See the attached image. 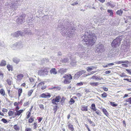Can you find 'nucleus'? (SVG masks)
Returning <instances> with one entry per match:
<instances>
[{
  "mask_svg": "<svg viewBox=\"0 0 131 131\" xmlns=\"http://www.w3.org/2000/svg\"><path fill=\"white\" fill-rule=\"evenodd\" d=\"M7 69L8 71H12L13 68L10 65H8L7 66Z\"/></svg>",
  "mask_w": 131,
  "mask_h": 131,
  "instance_id": "31",
  "label": "nucleus"
},
{
  "mask_svg": "<svg viewBox=\"0 0 131 131\" xmlns=\"http://www.w3.org/2000/svg\"><path fill=\"white\" fill-rule=\"evenodd\" d=\"M92 108L91 109L94 111H96V107L94 103H93L91 105Z\"/></svg>",
  "mask_w": 131,
  "mask_h": 131,
  "instance_id": "20",
  "label": "nucleus"
},
{
  "mask_svg": "<svg viewBox=\"0 0 131 131\" xmlns=\"http://www.w3.org/2000/svg\"><path fill=\"white\" fill-rule=\"evenodd\" d=\"M126 70L127 71L128 73H129L131 75V69L129 70L127 69H126Z\"/></svg>",
  "mask_w": 131,
  "mask_h": 131,
  "instance_id": "58",
  "label": "nucleus"
},
{
  "mask_svg": "<svg viewBox=\"0 0 131 131\" xmlns=\"http://www.w3.org/2000/svg\"><path fill=\"white\" fill-rule=\"evenodd\" d=\"M13 61L14 62L17 63L19 61V60L17 58H14L13 59Z\"/></svg>",
  "mask_w": 131,
  "mask_h": 131,
  "instance_id": "33",
  "label": "nucleus"
},
{
  "mask_svg": "<svg viewBox=\"0 0 131 131\" xmlns=\"http://www.w3.org/2000/svg\"><path fill=\"white\" fill-rule=\"evenodd\" d=\"M22 92V89H19L18 90V96L19 98Z\"/></svg>",
  "mask_w": 131,
  "mask_h": 131,
  "instance_id": "24",
  "label": "nucleus"
},
{
  "mask_svg": "<svg viewBox=\"0 0 131 131\" xmlns=\"http://www.w3.org/2000/svg\"><path fill=\"white\" fill-rule=\"evenodd\" d=\"M102 111L103 112L104 114L106 116H108L109 115L108 113L106 110L104 108H103L101 109Z\"/></svg>",
  "mask_w": 131,
  "mask_h": 131,
  "instance_id": "15",
  "label": "nucleus"
},
{
  "mask_svg": "<svg viewBox=\"0 0 131 131\" xmlns=\"http://www.w3.org/2000/svg\"><path fill=\"white\" fill-rule=\"evenodd\" d=\"M31 115V113L30 112H29L28 114L27 115V116L26 117V118L28 119V118Z\"/></svg>",
  "mask_w": 131,
  "mask_h": 131,
  "instance_id": "50",
  "label": "nucleus"
},
{
  "mask_svg": "<svg viewBox=\"0 0 131 131\" xmlns=\"http://www.w3.org/2000/svg\"><path fill=\"white\" fill-rule=\"evenodd\" d=\"M29 80H30V81L31 82H33L34 81V79L32 78H30Z\"/></svg>",
  "mask_w": 131,
  "mask_h": 131,
  "instance_id": "60",
  "label": "nucleus"
},
{
  "mask_svg": "<svg viewBox=\"0 0 131 131\" xmlns=\"http://www.w3.org/2000/svg\"><path fill=\"white\" fill-rule=\"evenodd\" d=\"M17 112H13V115L14 116V117H16L17 116Z\"/></svg>",
  "mask_w": 131,
  "mask_h": 131,
  "instance_id": "63",
  "label": "nucleus"
},
{
  "mask_svg": "<svg viewBox=\"0 0 131 131\" xmlns=\"http://www.w3.org/2000/svg\"><path fill=\"white\" fill-rule=\"evenodd\" d=\"M25 131H32V129L30 128H26Z\"/></svg>",
  "mask_w": 131,
  "mask_h": 131,
  "instance_id": "51",
  "label": "nucleus"
},
{
  "mask_svg": "<svg viewBox=\"0 0 131 131\" xmlns=\"http://www.w3.org/2000/svg\"><path fill=\"white\" fill-rule=\"evenodd\" d=\"M84 82H80V83H78L77 84V86H81L83 84Z\"/></svg>",
  "mask_w": 131,
  "mask_h": 131,
  "instance_id": "42",
  "label": "nucleus"
},
{
  "mask_svg": "<svg viewBox=\"0 0 131 131\" xmlns=\"http://www.w3.org/2000/svg\"><path fill=\"white\" fill-rule=\"evenodd\" d=\"M100 83L99 82H90V85L93 86H97Z\"/></svg>",
  "mask_w": 131,
  "mask_h": 131,
  "instance_id": "17",
  "label": "nucleus"
},
{
  "mask_svg": "<svg viewBox=\"0 0 131 131\" xmlns=\"http://www.w3.org/2000/svg\"><path fill=\"white\" fill-rule=\"evenodd\" d=\"M74 100L72 99L71 98L70 99V101H69V103L70 104H72L74 103Z\"/></svg>",
  "mask_w": 131,
  "mask_h": 131,
  "instance_id": "41",
  "label": "nucleus"
},
{
  "mask_svg": "<svg viewBox=\"0 0 131 131\" xmlns=\"http://www.w3.org/2000/svg\"><path fill=\"white\" fill-rule=\"evenodd\" d=\"M29 104V101L26 102L24 103V106H26L28 104Z\"/></svg>",
  "mask_w": 131,
  "mask_h": 131,
  "instance_id": "49",
  "label": "nucleus"
},
{
  "mask_svg": "<svg viewBox=\"0 0 131 131\" xmlns=\"http://www.w3.org/2000/svg\"><path fill=\"white\" fill-rule=\"evenodd\" d=\"M51 96L50 94L49 93L46 94L42 93L40 96V97L44 98H49Z\"/></svg>",
  "mask_w": 131,
  "mask_h": 131,
  "instance_id": "9",
  "label": "nucleus"
},
{
  "mask_svg": "<svg viewBox=\"0 0 131 131\" xmlns=\"http://www.w3.org/2000/svg\"><path fill=\"white\" fill-rule=\"evenodd\" d=\"M15 3H12L10 4H9V5L7 6H10L11 8H15V9L17 8L18 7V4L17 3H15Z\"/></svg>",
  "mask_w": 131,
  "mask_h": 131,
  "instance_id": "10",
  "label": "nucleus"
},
{
  "mask_svg": "<svg viewBox=\"0 0 131 131\" xmlns=\"http://www.w3.org/2000/svg\"><path fill=\"white\" fill-rule=\"evenodd\" d=\"M65 100V98L64 97H62L60 101L61 104H62L63 103V102Z\"/></svg>",
  "mask_w": 131,
  "mask_h": 131,
  "instance_id": "48",
  "label": "nucleus"
},
{
  "mask_svg": "<svg viewBox=\"0 0 131 131\" xmlns=\"http://www.w3.org/2000/svg\"><path fill=\"white\" fill-rule=\"evenodd\" d=\"M111 105L113 106H117V104L115 103L114 102H110Z\"/></svg>",
  "mask_w": 131,
  "mask_h": 131,
  "instance_id": "44",
  "label": "nucleus"
},
{
  "mask_svg": "<svg viewBox=\"0 0 131 131\" xmlns=\"http://www.w3.org/2000/svg\"><path fill=\"white\" fill-rule=\"evenodd\" d=\"M86 72V71L84 70H81L80 71H79L77 72L80 76L82 75V74H84Z\"/></svg>",
  "mask_w": 131,
  "mask_h": 131,
  "instance_id": "28",
  "label": "nucleus"
},
{
  "mask_svg": "<svg viewBox=\"0 0 131 131\" xmlns=\"http://www.w3.org/2000/svg\"><path fill=\"white\" fill-rule=\"evenodd\" d=\"M23 47V45L21 44H17V50H19L22 48Z\"/></svg>",
  "mask_w": 131,
  "mask_h": 131,
  "instance_id": "22",
  "label": "nucleus"
},
{
  "mask_svg": "<svg viewBox=\"0 0 131 131\" xmlns=\"http://www.w3.org/2000/svg\"><path fill=\"white\" fill-rule=\"evenodd\" d=\"M103 89L105 91H107L108 89L106 87H103Z\"/></svg>",
  "mask_w": 131,
  "mask_h": 131,
  "instance_id": "61",
  "label": "nucleus"
},
{
  "mask_svg": "<svg viewBox=\"0 0 131 131\" xmlns=\"http://www.w3.org/2000/svg\"><path fill=\"white\" fill-rule=\"evenodd\" d=\"M14 128L15 129L16 131H18L19 129V127L17 124L14 125Z\"/></svg>",
  "mask_w": 131,
  "mask_h": 131,
  "instance_id": "25",
  "label": "nucleus"
},
{
  "mask_svg": "<svg viewBox=\"0 0 131 131\" xmlns=\"http://www.w3.org/2000/svg\"><path fill=\"white\" fill-rule=\"evenodd\" d=\"M63 78H64L65 79L63 81V82L65 84H69L71 82L70 80L72 78V77L70 74L68 75L65 74L63 77Z\"/></svg>",
  "mask_w": 131,
  "mask_h": 131,
  "instance_id": "5",
  "label": "nucleus"
},
{
  "mask_svg": "<svg viewBox=\"0 0 131 131\" xmlns=\"http://www.w3.org/2000/svg\"><path fill=\"white\" fill-rule=\"evenodd\" d=\"M84 35L82 37L84 41L86 42V44L92 46L95 43L97 38L94 34L86 31Z\"/></svg>",
  "mask_w": 131,
  "mask_h": 131,
  "instance_id": "1",
  "label": "nucleus"
},
{
  "mask_svg": "<svg viewBox=\"0 0 131 131\" xmlns=\"http://www.w3.org/2000/svg\"><path fill=\"white\" fill-rule=\"evenodd\" d=\"M39 105L40 108L42 110H44V105L43 104H39Z\"/></svg>",
  "mask_w": 131,
  "mask_h": 131,
  "instance_id": "40",
  "label": "nucleus"
},
{
  "mask_svg": "<svg viewBox=\"0 0 131 131\" xmlns=\"http://www.w3.org/2000/svg\"><path fill=\"white\" fill-rule=\"evenodd\" d=\"M8 114L9 116H12L13 114V112L11 111H9L8 112Z\"/></svg>",
  "mask_w": 131,
  "mask_h": 131,
  "instance_id": "47",
  "label": "nucleus"
},
{
  "mask_svg": "<svg viewBox=\"0 0 131 131\" xmlns=\"http://www.w3.org/2000/svg\"><path fill=\"white\" fill-rule=\"evenodd\" d=\"M1 121L3 122L4 123H6L7 122V120L4 118H2L1 120Z\"/></svg>",
  "mask_w": 131,
  "mask_h": 131,
  "instance_id": "46",
  "label": "nucleus"
},
{
  "mask_svg": "<svg viewBox=\"0 0 131 131\" xmlns=\"http://www.w3.org/2000/svg\"><path fill=\"white\" fill-rule=\"evenodd\" d=\"M33 91V90H31L28 92V95L29 96H30L31 95Z\"/></svg>",
  "mask_w": 131,
  "mask_h": 131,
  "instance_id": "39",
  "label": "nucleus"
},
{
  "mask_svg": "<svg viewBox=\"0 0 131 131\" xmlns=\"http://www.w3.org/2000/svg\"><path fill=\"white\" fill-rule=\"evenodd\" d=\"M115 63L117 64H120L123 63V61H117L115 62Z\"/></svg>",
  "mask_w": 131,
  "mask_h": 131,
  "instance_id": "45",
  "label": "nucleus"
},
{
  "mask_svg": "<svg viewBox=\"0 0 131 131\" xmlns=\"http://www.w3.org/2000/svg\"><path fill=\"white\" fill-rule=\"evenodd\" d=\"M80 76L79 74L77 72L73 77V78L75 79H77Z\"/></svg>",
  "mask_w": 131,
  "mask_h": 131,
  "instance_id": "27",
  "label": "nucleus"
},
{
  "mask_svg": "<svg viewBox=\"0 0 131 131\" xmlns=\"http://www.w3.org/2000/svg\"><path fill=\"white\" fill-rule=\"evenodd\" d=\"M102 79V78H101L100 77H97L96 76L95 80L96 81L100 80H101Z\"/></svg>",
  "mask_w": 131,
  "mask_h": 131,
  "instance_id": "52",
  "label": "nucleus"
},
{
  "mask_svg": "<svg viewBox=\"0 0 131 131\" xmlns=\"http://www.w3.org/2000/svg\"><path fill=\"white\" fill-rule=\"evenodd\" d=\"M120 76L122 77H124L127 76L126 75H125L124 73H123L120 74Z\"/></svg>",
  "mask_w": 131,
  "mask_h": 131,
  "instance_id": "56",
  "label": "nucleus"
},
{
  "mask_svg": "<svg viewBox=\"0 0 131 131\" xmlns=\"http://www.w3.org/2000/svg\"><path fill=\"white\" fill-rule=\"evenodd\" d=\"M10 47L13 50H17V43H16V44H11L10 45Z\"/></svg>",
  "mask_w": 131,
  "mask_h": 131,
  "instance_id": "14",
  "label": "nucleus"
},
{
  "mask_svg": "<svg viewBox=\"0 0 131 131\" xmlns=\"http://www.w3.org/2000/svg\"><path fill=\"white\" fill-rule=\"evenodd\" d=\"M95 111V113H96L97 115L100 116H101V113L99 110L96 109V111Z\"/></svg>",
  "mask_w": 131,
  "mask_h": 131,
  "instance_id": "38",
  "label": "nucleus"
},
{
  "mask_svg": "<svg viewBox=\"0 0 131 131\" xmlns=\"http://www.w3.org/2000/svg\"><path fill=\"white\" fill-rule=\"evenodd\" d=\"M34 117H30L28 120V122L31 123H32L34 121Z\"/></svg>",
  "mask_w": 131,
  "mask_h": 131,
  "instance_id": "35",
  "label": "nucleus"
},
{
  "mask_svg": "<svg viewBox=\"0 0 131 131\" xmlns=\"http://www.w3.org/2000/svg\"><path fill=\"white\" fill-rule=\"evenodd\" d=\"M107 94L105 92H104L101 94V97L103 98H105L107 96Z\"/></svg>",
  "mask_w": 131,
  "mask_h": 131,
  "instance_id": "29",
  "label": "nucleus"
},
{
  "mask_svg": "<svg viewBox=\"0 0 131 131\" xmlns=\"http://www.w3.org/2000/svg\"><path fill=\"white\" fill-rule=\"evenodd\" d=\"M107 12L108 13H110V16H113V11L112 10H110V9H108L107 10Z\"/></svg>",
  "mask_w": 131,
  "mask_h": 131,
  "instance_id": "34",
  "label": "nucleus"
},
{
  "mask_svg": "<svg viewBox=\"0 0 131 131\" xmlns=\"http://www.w3.org/2000/svg\"><path fill=\"white\" fill-rule=\"evenodd\" d=\"M123 63L129 64V62L127 60L125 61H123Z\"/></svg>",
  "mask_w": 131,
  "mask_h": 131,
  "instance_id": "64",
  "label": "nucleus"
},
{
  "mask_svg": "<svg viewBox=\"0 0 131 131\" xmlns=\"http://www.w3.org/2000/svg\"><path fill=\"white\" fill-rule=\"evenodd\" d=\"M6 82L9 85H11L12 83L11 80L10 79H7L6 80Z\"/></svg>",
  "mask_w": 131,
  "mask_h": 131,
  "instance_id": "32",
  "label": "nucleus"
},
{
  "mask_svg": "<svg viewBox=\"0 0 131 131\" xmlns=\"http://www.w3.org/2000/svg\"><path fill=\"white\" fill-rule=\"evenodd\" d=\"M57 106H55L53 108V110H54V113L55 112H56L57 110Z\"/></svg>",
  "mask_w": 131,
  "mask_h": 131,
  "instance_id": "55",
  "label": "nucleus"
},
{
  "mask_svg": "<svg viewBox=\"0 0 131 131\" xmlns=\"http://www.w3.org/2000/svg\"><path fill=\"white\" fill-rule=\"evenodd\" d=\"M13 34V35L15 37H18L20 35L23 36H25L26 33L24 32H22L20 31H18L14 33Z\"/></svg>",
  "mask_w": 131,
  "mask_h": 131,
  "instance_id": "7",
  "label": "nucleus"
},
{
  "mask_svg": "<svg viewBox=\"0 0 131 131\" xmlns=\"http://www.w3.org/2000/svg\"><path fill=\"white\" fill-rule=\"evenodd\" d=\"M81 110L86 112L88 110V106L84 105H82L81 107Z\"/></svg>",
  "mask_w": 131,
  "mask_h": 131,
  "instance_id": "11",
  "label": "nucleus"
},
{
  "mask_svg": "<svg viewBox=\"0 0 131 131\" xmlns=\"http://www.w3.org/2000/svg\"><path fill=\"white\" fill-rule=\"evenodd\" d=\"M34 125V129H36L37 128V124L36 123H34L33 124Z\"/></svg>",
  "mask_w": 131,
  "mask_h": 131,
  "instance_id": "62",
  "label": "nucleus"
},
{
  "mask_svg": "<svg viewBox=\"0 0 131 131\" xmlns=\"http://www.w3.org/2000/svg\"><path fill=\"white\" fill-rule=\"evenodd\" d=\"M23 111L24 110H20L16 111V112H17V116H19L20 114L23 112Z\"/></svg>",
  "mask_w": 131,
  "mask_h": 131,
  "instance_id": "23",
  "label": "nucleus"
},
{
  "mask_svg": "<svg viewBox=\"0 0 131 131\" xmlns=\"http://www.w3.org/2000/svg\"><path fill=\"white\" fill-rule=\"evenodd\" d=\"M68 61V58H65L63 59H61V61L63 63H65L67 62Z\"/></svg>",
  "mask_w": 131,
  "mask_h": 131,
  "instance_id": "36",
  "label": "nucleus"
},
{
  "mask_svg": "<svg viewBox=\"0 0 131 131\" xmlns=\"http://www.w3.org/2000/svg\"><path fill=\"white\" fill-rule=\"evenodd\" d=\"M0 93L3 96H5L6 95L5 91L3 89H1L0 90Z\"/></svg>",
  "mask_w": 131,
  "mask_h": 131,
  "instance_id": "19",
  "label": "nucleus"
},
{
  "mask_svg": "<svg viewBox=\"0 0 131 131\" xmlns=\"http://www.w3.org/2000/svg\"><path fill=\"white\" fill-rule=\"evenodd\" d=\"M44 82H40L38 84V85L39 86H42L44 84Z\"/></svg>",
  "mask_w": 131,
  "mask_h": 131,
  "instance_id": "53",
  "label": "nucleus"
},
{
  "mask_svg": "<svg viewBox=\"0 0 131 131\" xmlns=\"http://www.w3.org/2000/svg\"><path fill=\"white\" fill-rule=\"evenodd\" d=\"M78 4V3L77 2H74L72 3L71 4L72 5L74 6Z\"/></svg>",
  "mask_w": 131,
  "mask_h": 131,
  "instance_id": "54",
  "label": "nucleus"
},
{
  "mask_svg": "<svg viewBox=\"0 0 131 131\" xmlns=\"http://www.w3.org/2000/svg\"><path fill=\"white\" fill-rule=\"evenodd\" d=\"M122 66L124 67H128V65L126 64H122Z\"/></svg>",
  "mask_w": 131,
  "mask_h": 131,
  "instance_id": "59",
  "label": "nucleus"
},
{
  "mask_svg": "<svg viewBox=\"0 0 131 131\" xmlns=\"http://www.w3.org/2000/svg\"><path fill=\"white\" fill-rule=\"evenodd\" d=\"M8 111V110L6 108H3L2 110V112H7Z\"/></svg>",
  "mask_w": 131,
  "mask_h": 131,
  "instance_id": "57",
  "label": "nucleus"
},
{
  "mask_svg": "<svg viewBox=\"0 0 131 131\" xmlns=\"http://www.w3.org/2000/svg\"><path fill=\"white\" fill-rule=\"evenodd\" d=\"M6 65V62L5 61L2 60L1 63L0 65L1 66H5Z\"/></svg>",
  "mask_w": 131,
  "mask_h": 131,
  "instance_id": "30",
  "label": "nucleus"
},
{
  "mask_svg": "<svg viewBox=\"0 0 131 131\" xmlns=\"http://www.w3.org/2000/svg\"><path fill=\"white\" fill-rule=\"evenodd\" d=\"M67 126L69 129L71 131H73L74 130V128L72 125L69 124V125H67Z\"/></svg>",
  "mask_w": 131,
  "mask_h": 131,
  "instance_id": "16",
  "label": "nucleus"
},
{
  "mask_svg": "<svg viewBox=\"0 0 131 131\" xmlns=\"http://www.w3.org/2000/svg\"><path fill=\"white\" fill-rule=\"evenodd\" d=\"M38 73L40 75H45L47 74L48 72L46 69H43L39 70L38 71Z\"/></svg>",
  "mask_w": 131,
  "mask_h": 131,
  "instance_id": "8",
  "label": "nucleus"
},
{
  "mask_svg": "<svg viewBox=\"0 0 131 131\" xmlns=\"http://www.w3.org/2000/svg\"><path fill=\"white\" fill-rule=\"evenodd\" d=\"M104 50L103 45L101 43L98 44L96 47V52L98 53H101L103 52Z\"/></svg>",
  "mask_w": 131,
  "mask_h": 131,
  "instance_id": "4",
  "label": "nucleus"
},
{
  "mask_svg": "<svg viewBox=\"0 0 131 131\" xmlns=\"http://www.w3.org/2000/svg\"><path fill=\"white\" fill-rule=\"evenodd\" d=\"M60 72L61 73H64V72H66L67 71V70L66 69H64L63 68L59 70Z\"/></svg>",
  "mask_w": 131,
  "mask_h": 131,
  "instance_id": "26",
  "label": "nucleus"
},
{
  "mask_svg": "<svg viewBox=\"0 0 131 131\" xmlns=\"http://www.w3.org/2000/svg\"><path fill=\"white\" fill-rule=\"evenodd\" d=\"M96 68L95 67L93 66H91L90 67H87L86 68V70L88 72L91 71L92 70Z\"/></svg>",
  "mask_w": 131,
  "mask_h": 131,
  "instance_id": "13",
  "label": "nucleus"
},
{
  "mask_svg": "<svg viewBox=\"0 0 131 131\" xmlns=\"http://www.w3.org/2000/svg\"><path fill=\"white\" fill-rule=\"evenodd\" d=\"M123 13V11L121 9L118 10L116 12V13L119 16L122 15Z\"/></svg>",
  "mask_w": 131,
  "mask_h": 131,
  "instance_id": "21",
  "label": "nucleus"
},
{
  "mask_svg": "<svg viewBox=\"0 0 131 131\" xmlns=\"http://www.w3.org/2000/svg\"><path fill=\"white\" fill-rule=\"evenodd\" d=\"M26 15L25 14H23L20 15L19 17L18 18L16 21L17 24H21L25 21V17Z\"/></svg>",
  "mask_w": 131,
  "mask_h": 131,
  "instance_id": "3",
  "label": "nucleus"
},
{
  "mask_svg": "<svg viewBox=\"0 0 131 131\" xmlns=\"http://www.w3.org/2000/svg\"><path fill=\"white\" fill-rule=\"evenodd\" d=\"M61 99V97L60 96H58L56 97L55 99H53L52 100V103L54 104L57 105L59 100Z\"/></svg>",
  "mask_w": 131,
  "mask_h": 131,
  "instance_id": "6",
  "label": "nucleus"
},
{
  "mask_svg": "<svg viewBox=\"0 0 131 131\" xmlns=\"http://www.w3.org/2000/svg\"><path fill=\"white\" fill-rule=\"evenodd\" d=\"M4 73L2 71H0V79L2 80L4 78Z\"/></svg>",
  "mask_w": 131,
  "mask_h": 131,
  "instance_id": "37",
  "label": "nucleus"
},
{
  "mask_svg": "<svg viewBox=\"0 0 131 131\" xmlns=\"http://www.w3.org/2000/svg\"><path fill=\"white\" fill-rule=\"evenodd\" d=\"M122 39V36L117 37L116 39H114L111 43L112 47L114 48H117L120 45Z\"/></svg>",
  "mask_w": 131,
  "mask_h": 131,
  "instance_id": "2",
  "label": "nucleus"
},
{
  "mask_svg": "<svg viewBox=\"0 0 131 131\" xmlns=\"http://www.w3.org/2000/svg\"><path fill=\"white\" fill-rule=\"evenodd\" d=\"M24 77V75L22 74H19L17 76V80L19 81H20L22 79V78Z\"/></svg>",
  "mask_w": 131,
  "mask_h": 131,
  "instance_id": "12",
  "label": "nucleus"
},
{
  "mask_svg": "<svg viewBox=\"0 0 131 131\" xmlns=\"http://www.w3.org/2000/svg\"><path fill=\"white\" fill-rule=\"evenodd\" d=\"M50 72L51 73H53L54 74L57 73V71L55 68L52 69L50 70Z\"/></svg>",
  "mask_w": 131,
  "mask_h": 131,
  "instance_id": "18",
  "label": "nucleus"
},
{
  "mask_svg": "<svg viewBox=\"0 0 131 131\" xmlns=\"http://www.w3.org/2000/svg\"><path fill=\"white\" fill-rule=\"evenodd\" d=\"M126 101L127 102H128L129 104H131V97L127 99L126 100Z\"/></svg>",
  "mask_w": 131,
  "mask_h": 131,
  "instance_id": "43",
  "label": "nucleus"
}]
</instances>
